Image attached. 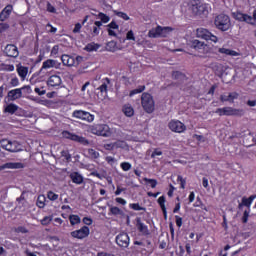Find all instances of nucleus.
Segmentation results:
<instances>
[{"label": "nucleus", "instance_id": "obj_9", "mask_svg": "<svg viewBox=\"0 0 256 256\" xmlns=\"http://www.w3.org/2000/svg\"><path fill=\"white\" fill-rule=\"evenodd\" d=\"M90 233L91 231L89 230L88 226H82L80 229L70 232V237L73 239L83 240L87 239Z\"/></svg>", "mask_w": 256, "mask_h": 256}, {"label": "nucleus", "instance_id": "obj_22", "mask_svg": "<svg viewBox=\"0 0 256 256\" xmlns=\"http://www.w3.org/2000/svg\"><path fill=\"white\" fill-rule=\"evenodd\" d=\"M61 61L65 67H75V57L64 54L61 56Z\"/></svg>", "mask_w": 256, "mask_h": 256}, {"label": "nucleus", "instance_id": "obj_24", "mask_svg": "<svg viewBox=\"0 0 256 256\" xmlns=\"http://www.w3.org/2000/svg\"><path fill=\"white\" fill-rule=\"evenodd\" d=\"M13 12V5H7L1 12H0V21H7L8 17H11V13Z\"/></svg>", "mask_w": 256, "mask_h": 256}, {"label": "nucleus", "instance_id": "obj_62", "mask_svg": "<svg viewBox=\"0 0 256 256\" xmlns=\"http://www.w3.org/2000/svg\"><path fill=\"white\" fill-rule=\"evenodd\" d=\"M175 186L173 184H169V190L167 192L168 197H173V193H175Z\"/></svg>", "mask_w": 256, "mask_h": 256}, {"label": "nucleus", "instance_id": "obj_5", "mask_svg": "<svg viewBox=\"0 0 256 256\" xmlns=\"http://www.w3.org/2000/svg\"><path fill=\"white\" fill-rule=\"evenodd\" d=\"M91 133L98 135L99 137H111V128L107 124H94L91 127Z\"/></svg>", "mask_w": 256, "mask_h": 256}, {"label": "nucleus", "instance_id": "obj_25", "mask_svg": "<svg viewBox=\"0 0 256 256\" xmlns=\"http://www.w3.org/2000/svg\"><path fill=\"white\" fill-rule=\"evenodd\" d=\"M167 202V199L165 196H160L157 200V203L163 213V217L165 220H167V206H165V203Z\"/></svg>", "mask_w": 256, "mask_h": 256}, {"label": "nucleus", "instance_id": "obj_8", "mask_svg": "<svg viewBox=\"0 0 256 256\" xmlns=\"http://www.w3.org/2000/svg\"><path fill=\"white\" fill-rule=\"evenodd\" d=\"M72 117L81 119V121H87V123H93V121H95V115L83 110H74Z\"/></svg>", "mask_w": 256, "mask_h": 256}, {"label": "nucleus", "instance_id": "obj_27", "mask_svg": "<svg viewBox=\"0 0 256 256\" xmlns=\"http://www.w3.org/2000/svg\"><path fill=\"white\" fill-rule=\"evenodd\" d=\"M70 179L72 183L76 185H81L83 183V176L79 172H72L70 174Z\"/></svg>", "mask_w": 256, "mask_h": 256}, {"label": "nucleus", "instance_id": "obj_63", "mask_svg": "<svg viewBox=\"0 0 256 256\" xmlns=\"http://www.w3.org/2000/svg\"><path fill=\"white\" fill-rule=\"evenodd\" d=\"M9 29V24L7 23H0V33H5Z\"/></svg>", "mask_w": 256, "mask_h": 256}, {"label": "nucleus", "instance_id": "obj_57", "mask_svg": "<svg viewBox=\"0 0 256 256\" xmlns=\"http://www.w3.org/2000/svg\"><path fill=\"white\" fill-rule=\"evenodd\" d=\"M46 29H47L48 33H57V28L53 27V25H51V23H48L46 25Z\"/></svg>", "mask_w": 256, "mask_h": 256}, {"label": "nucleus", "instance_id": "obj_42", "mask_svg": "<svg viewBox=\"0 0 256 256\" xmlns=\"http://www.w3.org/2000/svg\"><path fill=\"white\" fill-rule=\"evenodd\" d=\"M88 155L90 159H99V152L93 148L88 149Z\"/></svg>", "mask_w": 256, "mask_h": 256}, {"label": "nucleus", "instance_id": "obj_53", "mask_svg": "<svg viewBox=\"0 0 256 256\" xmlns=\"http://www.w3.org/2000/svg\"><path fill=\"white\" fill-rule=\"evenodd\" d=\"M34 92L37 93V95H39L40 97L45 95V93H47V91L45 90V87H41V88L36 87L34 89Z\"/></svg>", "mask_w": 256, "mask_h": 256}, {"label": "nucleus", "instance_id": "obj_1", "mask_svg": "<svg viewBox=\"0 0 256 256\" xmlns=\"http://www.w3.org/2000/svg\"><path fill=\"white\" fill-rule=\"evenodd\" d=\"M214 25L219 31H229L231 29V18L227 14H219L214 19Z\"/></svg>", "mask_w": 256, "mask_h": 256}, {"label": "nucleus", "instance_id": "obj_39", "mask_svg": "<svg viewBox=\"0 0 256 256\" xmlns=\"http://www.w3.org/2000/svg\"><path fill=\"white\" fill-rule=\"evenodd\" d=\"M129 208L133 209V211H147V208L142 207L139 203H131Z\"/></svg>", "mask_w": 256, "mask_h": 256}, {"label": "nucleus", "instance_id": "obj_59", "mask_svg": "<svg viewBox=\"0 0 256 256\" xmlns=\"http://www.w3.org/2000/svg\"><path fill=\"white\" fill-rule=\"evenodd\" d=\"M117 145V143H110V144H105L104 145V149L106 151H113V149H115V146Z\"/></svg>", "mask_w": 256, "mask_h": 256}, {"label": "nucleus", "instance_id": "obj_38", "mask_svg": "<svg viewBox=\"0 0 256 256\" xmlns=\"http://www.w3.org/2000/svg\"><path fill=\"white\" fill-rule=\"evenodd\" d=\"M106 51L110 53H115L117 51V43L115 41H110L106 44Z\"/></svg>", "mask_w": 256, "mask_h": 256}, {"label": "nucleus", "instance_id": "obj_35", "mask_svg": "<svg viewBox=\"0 0 256 256\" xmlns=\"http://www.w3.org/2000/svg\"><path fill=\"white\" fill-rule=\"evenodd\" d=\"M55 63L56 61L53 59H48L44 61L41 67V71H43V69H52V67H55Z\"/></svg>", "mask_w": 256, "mask_h": 256}, {"label": "nucleus", "instance_id": "obj_50", "mask_svg": "<svg viewBox=\"0 0 256 256\" xmlns=\"http://www.w3.org/2000/svg\"><path fill=\"white\" fill-rule=\"evenodd\" d=\"M120 167H121V169H122V171H131V163H129V162H122L121 164H120Z\"/></svg>", "mask_w": 256, "mask_h": 256}, {"label": "nucleus", "instance_id": "obj_60", "mask_svg": "<svg viewBox=\"0 0 256 256\" xmlns=\"http://www.w3.org/2000/svg\"><path fill=\"white\" fill-rule=\"evenodd\" d=\"M249 221V211L245 210L242 216V223H247Z\"/></svg>", "mask_w": 256, "mask_h": 256}, {"label": "nucleus", "instance_id": "obj_36", "mask_svg": "<svg viewBox=\"0 0 256 256\" xmlns=\"http://www.w3.org/2000/svg\"><path fill=\"white\" fill-rule=\"evenodd\" d=\"M69 221L72 226L79 225V223H81V217H79V215L71 214L69 216Z\"/></svg>", "mask_w": 256, "mask_h": 256}, {"label": "nucleus", "instance_id": "obj_54", "mask_svg": "<svg viewBox=\"0 0 256 256\" xmlns=\"http://www.w3.org/2000/svg\"><path fill=\"white\" fill-rule=\"evenodd\" d=\"M16 233H29V230L25 226H18L14 229Z\"/></svg>", "mask_w": 256, "mask_h": 256}, {"label": "nucleus", "instance_id": "obj_11", "mask_svg": "<svg viewBox=\"0 0 256 256\" xmlns=\"http://www.w3.org/2000/svg\"><path fill=\"white\" fill-rule=\"evenodd\" d=\"M168 127L173 131V133H185V131H187V126L179 120L170 121Z\"/></svg>", "mask_w": 256, "mask_h": 256}, {"label": "nucleus", "instance_id": "obj_19", "mask_svg": "<svg viewBox=\"0 0 256 256\" xmlns=\"http://www.w3.org/2000/svg\"><path fill=\"white\" fill-rule=\"evenodd\" d=\"M23 97V92L21 88H16L8 91L7 98L9 101H17V99H21Z\"/></svg>", "mask_w": 256, "mask_h": 256}, {"label": "nucleus", "instance_id": "obj_18", "mask_svg": "<svg viewBox=\"0 0 256 256\" xmlns=\"http://www.w3.org/2000/svg\"><path fill=\"white\" fill-rule=\"evenodd\" d=\"M62 137L64 139H70L71 141H77L78 143H83V141H85L84 137H81L77 134H73L67 130L62 131Z\"/></svg>", "mask_w": 256, "mask_h": 256}, {"label": "nucleus", "instance_id": "obj_58", "mask_svg": "<svg viewBox=\"0 0 256 256\" xmlns=\"http://www.w3.org/2000/svg\"><path fill=\"white\" fill-rule=\"evenodd\" d=\"M105 161L108 163V165H115L117 160L113 156H107Z\"/></svg>", "mask_w": 256, "mask_h": 256}, {"label": "nucleus", "instance_id": "obj_7", "mask_svg": "<svg viewBox=\"0 0 256 256\" xmlns=\"http://www.w3.org/2000/svg\"><path fill=\"white\" fill-rule=\"evenodd\" d=\"M0 147L5 149V151H9L10 153H17L21 151V144H19V142L8 139L0 140Z\"/></svg>", "mask_w": 256, "mask_h": 256}, {"label": "nucleus", "instance_id": "obj_13", "mask_svg": "<svg viewBox=\"0 0 256 256\" xmlns=\"http://www.w3.org/2000/svg\"><path fill=\"white\" fill-rule=\"evenodd\" d=\"M135 221H136L137 231L139 233H141V235L143 237H149V235H151V231L149 230V226H147L145 223H143V221L141 220L140 217H137L135 219Z\"/></svg>", "mask_w": 256, "mask_h": 256}, {"label": "nucleus", "instance_id": "obj_44", "mask_svg": "<svg viewBox=\"0 0 256 256\" xmlns=\"http://www.w3.org/2000/svg\"><path fill=\"white\" fill-rule=\"evenodd\" d=\"M177 182L180 183V189H185V186L187 185V180L183 178V176L178 175Z\"/></svg>", "mask_w": 256, "mask_h": 256}, {"label": "nucleus", "instance_id": "obj_43", "mask_svg": "<svg viewBox=\"0 0 256 256\" xmlns=\"http://www.w3.org/2000/svg\"><path fill=\"white\" fill-rule=\"evenodd\" d=\"M98 17L100 19V22L102 23H109V21H111V18L107 14L102 12L98 14Z\"/></svg>", "mask_w": 256, "mask_h": 256}, {"label": "nucleus", "instance_id": "obj_55", "mask_svg": "<svg viewBox=\"0 0 256 256\" xmlns=\"http://www.w3.org/2000/svg\"><path fill=\"white\" fill-rule=\"evenodd\" d=\"M20 89H21L22 93L24 91L27 95H31V93H33V90L31 89V86H29V85H25V86L21 87Z\"/></svg>", "mask_w": 256, "mask_h": 256}, {"label": "nucleus", "instance_id": "obj_32", "mask_svg": "<svg viewBox=\"0 0 256 256\" xmlns=\"http://www.w3.org/2000/svg\"><path fill=\"white\" fill-rule=\"evenodd\" d=\"M4 111L5 113H10V115H15V113L19 111V106L14 103H10L5 107Z\"/></svg>", "mask_w": 256, "mask_h": 256}, {"label": "nucleus", "instance_id": "obj_49", "mask_svg": "<svg viewBox=\"0 0 256 256\" xmlns=\"http://www.w3.org/2000/svg\"><path fill=\"white\" fill-rule=\"evenodd\" d=\"M144 181L146 183H149L150 187L152 189H155V187H157V181L155 179H151V178H144Z\"/></svg>", "mask_w": 256, "mask_h": 256}, {"label": "nucleus", "instance_id": "obj_61", "mask_svg": "<svg viewBox=\"0 0 256 256\" xmlns=\"http://www.w3.org/2000/svg\"><path fill=\"white\" fill-rule=\"evenodd\" d=\"M10 85L12 87H19V78L17 77L12 78L10 81Z\"/></svg>", "mask_w": 256, "mask_h": 256}, {"label": "nucleus", "instance_id": "obj_30", "mask_svg": "<svg viewBox=\"0 0 256 256\" xmlns=\"http://www.w3.org/2000/svg\"><path fill=\"white\" fill-rule=\"evenodd\" d=\"M218 53H221L222 55H229L230 57H237L239 53L235 50H231L229 48H219Z\"/></svg>", "mask_w": 256, "mask_h": 256}, {"label": "nucleus", "instance_id": "obj_46", "mask_svg": "<svg viewBox=\"0 0 256 256\" xmlns=\"http://www.w3.org/2000/svg\"><path fill=\"white\" fill-rule=\"evenodd\" d=\"M115 15L117 17H120V19H123L124 21H129V15H127V13L125 12H121V11H115Z\"/></svg>", "mask_w": 256, "mask_h": 256}, {"label": "nucleus", "instance_id": "obj_21", "mask_svg": "<svg viewBox=\"0 0 256 256\" xmlns=\"http://www.w3.org/2000/svg\"><path fill=\"white\" fill-rule=\"evenodd\" d=\"M4 169H23V163L21 162H7L3 165H0V171Z\"/></svg>", "mask_w": 256, "mask_h": 256}, {"label": "nucleus", "instance_id": "obj_40", "mask_svg": "<svg viewBox=\"0 0 256 256\" xmlns=\"http://www.w3.org/2000/svg\"><path fill=\"white\" fill-rule=\"evenodd\" d=\"M172 79H187V76L180 71H173L172 72Z\"/></svg>", "mask_w": 256, "mask_h": 256}, {"label": "nucleus", "instance_id": "obj_37", "mask_svg": "<svg viewBox=\"0 0 256 256\" xmlns=\"http://www.w3.org/2000/svg\"><path fill=\"white\" fill-rule=\"evenodd\" d=\"M45 201H47V198L45 197V195H39L36 201L37 207H39V209H44Z\"/></svg>", "mask_w": 256, "mask_h": 256}, {"label": "nucleus", "instance_id": "obj_56", "mask_svg": "<svg viewBox=\"0 0 256 256\" xmlns=\"http://www.w3.org/2000/svg\"><path fill=\"white\" fill-rule=\"evenodd\" d=\"M127 41H135V33H133V30H130L126 34Z\"/></svg>", "mask_w": 256, "mask_h": 256}, {"label": "nucleus", "instance_id": "obj_16", "mask_svg": "<svg viewBox=\"0 0 256 256\" xmlns=\"http://www.w3.org/2000/svg\"><path fill=\"white\" fill-rule=\"evenodd\" d=\"M4 53L7 57L17 59V57H19V48H17L15 44H7Z\"/></svg>", "mask_w": 256, "mask_h": 256}, {"label": "nucleus", "instance_id": "obj_52", "mask_svg": "<svg viewBox=\"0 0 256 256\" xmlns=\"http://www.w3.org/2000/svg\"><path fill=\"white\" fill-rule=\"evenodd\" d=\"M3 71H15V66L13 64H3L2 65Z\"/></svg>", "mask_w": 256, "mask_h": 256}, {"label": "nucleus", "instance_id": "obj_64", "mask_svg": "<svg viewBox=\"0 0 256 256\" xmlns=\"http://www.w3.org/2000/svg\"><path fill=\"white\" fill-rule=\"evenodd\" d=\"M108 29H119V24L117 22L112 21L107 25Z\"/></svg>", "mask_w": 256, "mask_h": 256}, {"label": "nucleus", "instance_id": "obj_2", "mask_svg": "<svg viewBox=\"0 0 256 256\" xmlns=\"http://www.w3.org/2000/svg\"><path fill=\"white\" fill-rule=\"evenodd\" d=\"M215 113L219 115V117H243V115H245V110L227 106L216 109Z\"/></svg>", "mask_w": 256, "mask_h": 256}, {"label": "nucleus", "instance_id": "obj_4", "mask_svg": "<svg viewBox=\"0 0 256 256\" xmlns=\"http://www.w3.org/2000/svg\"><path fill=\"white\" fill-rule=\"evenodd\" d=\"M234 19L240 23H247L248 25L256 26V9H254L252 16L243 12L234 13Z\"/></svg>", "mask_w": 256, "mask_h": 256}, {"label": "nucleus", "instance_id": "obj_48", "mask_svg": "<svg viewBox=\"0 0 256 256\" xmlns=\"http://www.w3.org/2000/svg\"><path fill=\"white\" fill-rule=\"evenodd\" d=\"M51 56L54 58L59 57V45H54L51 50Z\"/></svg>", "mask_w": 256, "mask_h": 256}, {"label": "nucleus", "instance_id": "obj_33", "mask_svg": "<svg viewBox=\"0 0 256 256\" xmlns=\"http://www.w3.org/2000/svg\"><path fill=\"white\" fill-rule=\"evenodd\" d=\"M108 215H114L117 217L118 215H123V211L117 206H110Z\"/></svg>", "mask_w": 256, "mask_h": 256}, {"label": "nucleus", "instance_id": "obj_41", "mask_svg": "<svg viewBox=\"0 0 256 256\" xmlns=\"http://www.w3.org/2000/svg\"><path fill=\"white\" fill-rule=\"evenodd\" d=\"M145 91V85H141L136 89H133L130 91V97H133V95H139V93H143Z\"/></svg>", "mask_w": 256, "mask_h": 256}, {"label": "nucleus", "instance_id": "obj_34", "mask_svg": "<svg viewBox=\"0 0 256 256\" xmlns=\"http://www.w3.org/2000/svg\"><path fill=\"white\" fill-rule=\"evenodd\" d=\"M93 28H92V35L94 37H97L99 35V31H101V27L103 26V23L101 21H95Z\"/></svg>", "mask_w": 256, "mask_h": 256}, {"label": "nucleus", "instance_id": "obj_45", "mask_svg": "<svg viewBox=\"0 0 256 256\" xmlns=\"http://www.w3.org/2000/svg\"><path fill=\"white\" fill-rule=\"evenodd\" d=\"M53 221V216H45L41 221V225H44V227H47Z\"/></svg>", "mask_w": 256, "mask_h": 256}, {"label": "nucleus", "instance_id": "obj_29", "mask_svg": "<svg viewBox=\"0 0 256 256\" xmlns=\"http://www.w3.org/2000/svg\"><path fill=\"white\" fill-rule=\"evenodd\" d=\"M17 73H18L19 77L22 79V81H25V79L27 78V73H29V68L26 66L18 65Z\"/></svg>", "mask_w": 256, "mask_h": 256}, {"label": "nucleus", "instance_id": "obj_15", "mask_svg": "<svg viewBox=\"0 0 256 256\" xmlns=\"http://www.w3.org/2000/svg\"><path fill=\"white\" fill-rule=\"evenodd\" d=\"M192 11L195 15H207L209 13L207 4L201 2L192 4Z\"/></svg>", "mask_w": 256, "mask_h": 256}, {"label": "nucleus", "instance_id": "obj_3", "mask_svg": "<svg viewBox=\"0 0 256 256\" xmlns=\"http://www.w3.org/2000/svg\"><path fill=\"white\" fill-rule=\"evenodd\" d=\"M141 105L146 113H153V111H155V100L153 96L147 92L142 93Z\"/></svg>", "mask_w": 256, "mask_h": 256}, {"label": "nucleus", "instance_id": "obj_23", "mask_svg": "<svg viewBox=\"0 0 256 256\" xmlns=\"http://www.w3.org/2000/svg\"><path fill=\"white\" fill-rule=\"evenodd\" d=\"M192 47L193 49H195V51H198V53H205V50L207 49V44L199 40H193Z\"/></svg>", "mask_w": 256, "mask_h": 256}, {"label": "nucleus", "instance_id": "obj_47", "mask_svg": "<svg viewBox=\"0 0 256 256\" xmlns=\"http://www.w3.org/2000/svg\"><path fill=\"white\" fill-rule=\"evenodd\" d=\"M47 197L50 201H57V199H59V194H55V192L49 191L47 193Z\"/></svg>", "mask_w": 256, "mask_h": 256}, {"label": "nucleus", "instance_id": "obj_51", "mask_svg": "<svg viewBox=\"0 0 256 256\" xmlns=\"http://www.w3.org/2000/svg\"><path fill=\"white\" fill-rule=\"evenodd\" d=\"M161 155H163V151H161L160 148H156L151 154V159H155L156 157H159Z\"/></svg>", "mask_w": 256, "mask_h": 256}, {"label": "nucleus", "instance_id": "obj_12", "mask_svg": "<svg viewBox=\"0 0 256 256\" xmlns=\"http://www.w3.org/2000/svg\"><path fill=\"white\" fill-rule=\"evenodd\" d=\"M47 85L52 87V89H61L63 87V80L61 76L55 74L48 78Z\"/></svg>", "mask_w": 256, "mask_h": 256}, {"label": "nucleus", "instance_id": "obj_20", "mask_svg": "<svg viewBox=\"0 0 256 256\" xmlns=\"http://www.w3.org/2000/svg\"><path fill=\"white\" fill-rule=\"evenodd\" d=\"M235 99H239V93L237 92H231L228 95L222 94L220 96L221 103H225L228 101V103H234Z\"/></svg>", "mask_w": 256, "mask_h": 256}, {"label": "nucleus", "instance_id": "obj_10", "mask_svg": "<svg viewBox=\"0 0 256 256\" xmlns=\"http://www.w3.org/2000/svg\"><path fill=\"white\" fill-rule=\"evenodd\" d=\"M109 85H111V79L107 77L99 81V87H97L96 90L99 91L101 97H106L109 92Z\"/></svg>", "mask_w": 256, "mask_h": 256}, {"label": "nucleus", "instance_id": "obj_28", "mask_svg": "<svg viewBox=\"0 0 256 256\" xmlns=\"http://www.w3.org/2000/svg\"><path fill=\"white\" fill-rule=\"evenodd\" d=\"M122 113H124L126 117H133V115H135V109H133L131 104H124L122 107Z\"/></svg>", "mask_w": 256, "mask_h": 256}, {"label": "nucleus", "instance_id": "obj_17", "mask_svg": "<svg viewBox=\"0 0 256 256\" xmlns=\"http://www.w3.org/2000/svg\"><path fill=\"white\" fill-rule=\"evenodd\" d=\"M169 27L157 26L155 29H152L148 32V37L152 39H157V37H163V31H167Z\"/></svg>", "mask_w": 256, "mask_h": 256}, {"label": "nucleus", "instance_id": "obj_31", "mask_svg": "<svg viewBox=\"0 0 256 256\" xmlns=\"http://www.w3.org/2000/svg\"><path fill=\"white\" fill-rule=\"evenodd\" d=\"M100 48H101V44L91 42L85 46V51H87L88 53H91L93 51H99Z\"/></svg>", "mask_w": 256, "mask_h": 256}, {"label": "nucleus", "instance_id": "obj_26", "mask_svg": "<svg viewBox=\"0 0 256 256\" xmlns=\"http://www.w3.org/2000/svg\"><path fill=\"white\" fill-rule=\"evenodd\" d=\"M255 199H256V195H251L249 198L243 197L242 202L238 205L239 209H241L243 206L248 208L251 207Z\"/></svg>", "mask_w": 256, "mask_h": 256}, {"label": "nucleus", "instance_id": "obj_6", "mask_svg": "<svg viewBox=\"0 0 256 256\" xmlns=\"http://www.w3.org/2000/svg\"><path fill=\"white\" fill-rule=\"evenodd\" d=\"M196 37L204 39L208 43H217L219 41V38L206 28H198L196 30Z\"/></svg>", "mask_w": 256, "mask_h": 256}, {"label": "nucleus", "instance_id": "obj_14", "mask_svg": "<svg viewBox=\"0 0 256 256\" xmlns=\"http://www.w3.org/2000/svg\"><path fill=\"white\" fill-rule=\"evenodd\" d=\"M116 243L119 247H129L130 238L127 232H122L116 236Z\"/></svg>", "mask_w": 256, "mask_h": 256}]
</instances>
